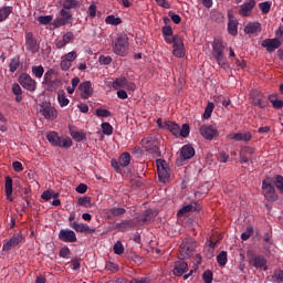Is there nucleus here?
Masks as SVG:
<instances>
[{
  "label": "nucleus",
  "instance_id": "nucleus-17",
  "mask_svg": "<svg viewBox=\"0 0 283 283\" xmlns=\"http://www.w3.org/2000/svg\"><path fill=\"white\" fill-rule=\"evenodd\" d=\"M283 40H280L277 38L274 39H265L262 42V48H265L268 52H275L282 45Z\"/></svg>",
  "mask_w": 283,
  "mask_h": 283
},
{
  "label": "nucleus",
  "instance_id": "nucleus-40",
  "mask_svg": "<svg viewBox=\"0 0 283 283\" xmlns=\"http://www.w3.org/2000/svg\"><path fill=\"white\" fill-rule=\"evenodd\" d=\"M191 211H196V207H193V205H188V206L182 207L178 211L177 216H178V218H182V217L187 216V213H191Z\"/></svg>",
  "mask_w": 283,
  "mask_h": 283
},
{
  "label": "nucleus",
  "instance_id": "nucleus-39",
  "mask_svg": "<svg viewBox=\"0 0 283 283\" xmlns=\"http://www.w3.org/2000/svg\"><path fill=\"white\" fill-rule=\"evenodd\" d=\"M217 262H218L219 266H227V262H229L227 251H221L217 255Z\"/></svg>",
  "mask_w": 283,
  "mask_h": 283
},
{
  "label": "nucleus",
  "instance_id": "nucleus-58",
  "mask_svg": "<svg viewBox=\"0 0 283 283\" xmlns=\"http://www.w3.org/2000/svg\"><path fill=\"white\" fill-rule=\"evenodd\" d=\"M189 132L190 129L188 124H184L182 128L181 129L179 128V136H181V138H187V136H189Z\"/></svg>",
  "mask_w": 283,
  "mask_h": 283
},
{
  "label": "nucleus",
  "instance_id": "nucleus-62",
  "mask_svg": "<svg viewBox=\"0 0 283 283\" xmlns=\"http://www.w3.org/2000/svg\"><path fill=\"white\" fill-rule=\"evenodd\" d=\"M12 92L15 96H21L23 94V91L21 90V86L19 84H13Z\"/></svg>",
  "mask_w": 283,
  "mask_h": 283
},
{
  "label": "nucleus",
  "instance_id": "nucleus-55",
  "mask_svg": "<svg viewBox=\"0 0 283 283\" xmlns=\"http://www.w3.org/2000/svg\"><path fill=\"white\" fill-rule=\"evenodd\" d=\"M52 76H54V70H50L44 74V81L49 85H54V80H52Z\"/></svg>",
  "mask_w": 283,
  "mask_h": 283
},
{
  "label": "nucleus",
  "instance_id": "nucleus-13",
  "mask_svg": "<svg viewBox=\"0 0 283 283\" xmlns=\"http://www.w3.org/2000/svg\"><path fill=\"white\" fill-rule=\"evenodd\" d=\"M72 21V13L65 9H62L60 11V18H56L52 25L54 28H61L63 25H67V23H70Z\"/></svg>",
  "mask_w": 283,
  "mask_h": 283
},
{
  "label": "nucleus",
  "instance_id": "nucleus-7",
  "mask_svg": "<svg viewBox=\"0 0 283 283\" xmlns=\"http://www.w3.org/2000/svg\"><path fill=\"white\" fill-rule=\"evenodd\" d=\"M156 165L159 181L167 182L169 178H171V170L169 169V165L163 159H157Z\"/></svg>",
  "mask_w": 283,
  "mask_h": 283
},
{
  "label": "nucleus",
  "instance_id": "nucleus-6",
  "mask_svg": "<svg viewBox=\"0 0 283 283\" xmlns=\"http://www.w3.org/2000/svg\"><path fill=\"white\" fill-rule=\"evenodd\" d=\"M247 256L249 260V264H251V266H254V269H263V271H266L269 269L266 266V259L262 255L255 254V251L248 250Z\"/></svg>",
  "mask_w": 283,
  "mask_h": 283
},
{
  "label": "nucleus",
  "instance_id": "nucleus-63",
  "mask_svg": "<svg viewBox=\"0 0 283 283\" xmlns=\"http://www.w3.org/2000/svg\"><path fill=\"white\" fill-rule=\"evenodd\" d=\"M13 170L17 171L18 174L23 171V164L20 161H13L12 164Z\"/></svg>",
  "mask_w": 283,
  "mask_h": 283
},
{
  "label": "nucleus",
  "instance_id": "nucleus-23",
  "mask_svg": "<svg viewBox=\"0 0 283 283\" xmlns=\"http://www.w3.org/2000/svg\"><path fill=\"white\" fill-rule=\"evenodd\" d=\"M196 156V149L191 145H185L180 149V159L181 160H191Z\"/></svg>",
  "mask_w": 283,
  "mask_h": 283
},
{
  "label": "nucleus",
  "instance_id": "nucleus-47",
  "mask_svg": "<svg viewBox=\"0 0 283 283\" xmlns=\"http://www.w3.org/2000/svg\"><path fill=\"white\" fill-rule=\"evenodd\" d=\"M109 216L113 218H118V216H123L126 213L125 208H113L108 210Z\"/></svg>",
  "mask_w": 283,
  "mask_h": 283
},
{
  "label": "nucleus",
  "instance_id": "nucleus-8",
  "mask_svg": "<svg viewBox=\"0 0 283 283\" xmlns=\"http://www.w3.org/2000/svg\"><path fill=\"white\" fill-rule=\"evenodd\" d=\"M40 114L45 118V120H56L59 117V111L50 103H44L41 105Z\"/></svg>",
  "mask_w": 283,
  "mask_h": 283
},
{
  "label": "nucleus",
  "instance_id": "nucleus-15",
  "mask_svg": "<svg viewBox=\"0 0 283 283\" xmlns=\"http://www.w3.org/2000/svg\"><path fill=\"white\" fill-rule=\"evenodd\" d=\"M23 242V235L17 234L12 237L10 240L4 241L2 245V251H12L15 247H19Z\"/></svg>",
  "mask_w": 283,
  "mask_h": 283
},
{
  "label": "nucleus",
  "instance_id": "nucleus-60",
  "mask_svg": "<svg viewBox=\"0 0 283 283\" xmlns=\"http://www.w3.org/2000/svg\"><path fill=\"white\" fill-rule=\"evenodd\" d=\"M42 200H45V202H49V200H52V198H54V195H52V191L50 190H45L42 195H41Z\"/></svg>",
  "mask_w": 283,
  "mask_h": 283
},
{
  "label": "nucleus",
  "instance_id": "nucleus-4",
  "mask_svg": "<svg viewBox=\"0 0 283 283\" xmlns=\"http://www.w3.org/2000/svg\"><path fill=\"white\" fill-rule=\"evenodd\" d=\"M196 251V240L191 238H186L182 240L180 247H179V258L181 260H187L193 255V252Z\"/></svg>",
  "mask_w": 283,
  "mask_h": 283
},
{
  "label": "nucleus",
  "instance_id": "nucleus-52",
  "mask_svg": "<svg viewBox=\"0 0 283 283\" xmlns=\"http://www.w3.org/2000/svg\"><path fill=\"white\" fill-rule=\"evenodd\" d=\"M253 235V226H248L247 230L241 234V240L247 241Z\"/></svg>",
  "mask_w": 283,
  "mask_h": 283
},
{
  "label": "nucleus",
  "instance_id": "nucleus-27",
  "mask_svg": "<svg viewBox=\"0 0 283 283\" xmlns=\"http://www.w3.org/2000/svg\"><path fill=\"white\" fill-rule=\"evenodd\" d=\"M253 154H255V149L251 146H244L240 151V160L241 163H248L250 158H252Z\"/></svg>",
  "mask_w": 283,
  "mask_h": 283
},
{
  "label": "nucleus",
  "instance_id": "nucleus-3",
  "mask_svg": "<svg viewBox=\"0 0 283 283\" xmlns=\"http://www.w3.org/2000/svg\"><path fill=\"white\" fill-rule=\"evenodd\" d=\"M113 52L118 54V56H127V52H129V38L127 34H120L116 38Z\"/></svg>",
  "mask_w": 283,
  "mask_h": 283
},
{
  "label": "nucleus",
  "instance_id": "nucleus-25",
  "mask_svg": "<svg viewBox=\"0 0 283 283\" xmlns=\"http://www.w3.org/2000/svg\"><path fill=\"white\" fill-rule=\"evenodd\" d=\"M228 138L230 140H238L243 143H249L251 138H253V135L251 133H232L228 135Z\"/></svg>",
  "mask_w": 283,
  "mask_h": 283
},
{
  "label": "nucleus",
  "instance_id": "nucleus-26",
  "mask_svg": "<svg viewBox=\"0 0 283 283\" xmlns=\"http://www.w3.org/2000/svg\"><path fill=\"white\" fill-rule=\"evenodd\" d=\"M59 240L62 242H76V233L72 230H61Z\"/></svg>",
  "mask_w": 283,
  "mask_h": 283
},
{
  "label": "nucleus",
  "instance_id": "nucleus-31",
  "mask_svg": "<svg viewBox=\"0 0 283 283\" xmlns=\"http://www.w3.org/2000/svg\"><path fill=\"white\" fill-rule=\"evenodd\" d=\"M156 218V213L153 210L144 211L143 216L137 220L138 224H147Z\"/></svg>",
  "mask_w": 283,
  "mask_h": 283
},
{
  "label": "nucleus",
  "instance_id": "nucleus-30",
  "mask_svg": "<svg viewBox=\"0 0 283 283\" xmlns=\"http://www.w3.org/2000/svg\"><path fill=\"white\" fill-rule=\"evenodd\" d=\"M245 34H258V32H262V24L260 22H250L244 28Z\"/></svg>",
  "mask_w": 283,
  "mask_h": 283
},
{
  "label": "nucleus",
  "instance_id": "nucleus-53",
  "mask_svg": "<svg viewBox=\"0 0 283 283\" xmlns=\"http://www.w3.org/2000/svg\"><path fill=\"white\" fill-rule=\"evenodd\" d=\"M95 114L99 118H109V116H112V113L109 111L103 108H97Z\"/></svg>",
  "mask_w": 283,
  "mask_h": 283
},
{
  "label": "nucleus",
  "instance_id": "nucleus-64",
  "mask_svg": "<svg viewBox=\"0 0 283 283\" xmlns=\"http://www.w3.org/2000/svg\"><path fill=\"white\" fill-rule=\"evenodd\" d=\"M70 256V248L63 247L60 250V258H69Z\"/></svg>",
  "mask_w": 283,
  "mask_h": 283
},
{
  "label": "nucleus",
  "instance_id": "nucleus-36",
  "mask_svg": "<svg viewBox=\"0 0 283 283\" xmlns=\"http://www.w3.org/2000/svg\"><path fill=\"white\" fill-rule=\"evenodd\" d=\"M129 163H132V155H129V153H123L119 156L118 164L120 167H127Z\"/></svg>",
  "mask_w": 283,
  "mask_h": 283
},
{
  "label": "nucleus",
  "instance_id": "nucleus-22",
  "mask_svg": "<svg viewBox=\"0 0 283 283\" xmlns=\"http://www.w3.org/2000/svg\"><path fill=\"white\" fill-rule=\"evenodd\" d=\"M228 32L232 36H235L238 34V20L235 19V15L231 11L228 12Z\"/></svg>",
  "mask_w": 283,
  "mask_h": 283
},
{
  "label": "nucleus",
  "instance_id": "nucleus-20",
  "mask_svg": "<svg viewBox=\"0 0 283 283\" xmlns=\"http://www.w3.org/2000/svg\"><path fill=\"white\" fill-rule=\"evenodd\" d=\"M74 41V33L69 31L62 35L61 40L55 41V48L57 50H62V48H65L69 43H72Z\"/></svg>",
  "mask_w": 283,
  "mask_h": 283
},
{
  "label": "nucleus",
  "instance_id": "nucleus-28",
  "mask_svg": "<svg viewBox=\"0 0 283 283\" xmlns=\"http://www.w3.org/2000/svg\"><path fill=\"white\" fill-rule=\"evenodd\" d=\"M189 269V264L185 261H178L175 263V268H174V275H177L178 277H180V275L187 273V270Z\"/></svg>",
  "mask_w": 283,
  "mask_h": 283
},
{
  "label": "nucleus",
  "instance_id": "nucleus-21",
  "mask_svg": "<svg viewBox=\"0 0 283 283\" xmlns=\"http://www.w3.org/2000/svg\"><path fill=\"white\" fill-rule=\"evenodd\" d=\"M71 229H74L76 233H94L96 231L95 228H90V226L85 223H78L76 221L70 223Z\"/></svg>",
  "mask_w": 283,
  "mask_h": 283
},
{
  "label": "nucleus",
  "instance_id": "nucleus-59",
  "mask_svg": "<svg viewBox=\"0 0 283 283\" xmlns=\"http://www.w3.org/2000/svg\"><path fill=\"white\" fill-rule=\"evenodd\" d=\"M76 51H72L62 56V59L70 61L71 63H74V61H76Z\"/></svg>",
  "mask_w": 283,
  "mask_h": 283
},
{
  "label": "nucleus",
  "instance_id": "nucleus-56",
  "mask_svg": "<svg viewBox=\"0 0 283 283\" xmlns=\"http://www.w3.org/2000/svg\"><path fill=\"white\" fill-rule=\"evenodd\" d=\"M202 279L205 283L213 282V272H211V270H207L203 272Z\"/></svg>",
  "mask_w": 283,
  "mask_h": 283
},
{
  "label": "nucleus",
  "instance_id": "nucleus-44",
  "mask_svg": "<svg viewBox=\"0 0 283 283\" xmlns=\"http://www.w3.org/2000/svg\"><path fill=\"white\" fill-rule=\"evenodd\" d=\"M263 240L265 242L263 249L268 252L271 251V247H273V242H271V234H269V232H265L263 234Z\"/></svg>",
  "mask_w": 283,
  "mask_h": 283
},
{
  "label": "nucleus",
  "instance_id": "nucleus-10",
  "mask_svg": "<svg viewBox=\"0 0 283 283\" xmlns=\"http://www.w3.org/2000/svg\"><path fill=\"white\" fill-rule=\"evenodd\" d=\"M199 132L206 140H213L220 136V133L214 125L205 124L199 128Z\"/></svg>",
  "mask_w": 283,
  "mask_h": 283
},
{
  "label": "nucleus",
  "instance_id": "nucleus-41",
  "mask_svg": "<svg viewBox=\"0 0 283 283\" xmlns=\"http://www.w3.org/2000/svg\"><path fill=\"white\" fill-rule=\"evenodd\" d=\"M133 227H136L134 220L123 221L122 223L117 224V229L119 231H127V229H132Z\"/></svg>",
  "mask_w": 283,
  "mask_h": 283
},
{
  "label": "nucleus",
  "instance_id": "nucleus-33",
  "mask_svg": "<svg viewBox=\"0 0 283 283\" xmlns=\"http://www.w3.org/2000/svg\"><path fill=\"white\" fill-rule=\"evenodd\" d=\"M61 6L63 7V10L70 12V10L78 8L81 3L77 0H61Z\"/></svg>",
  "mask_w": 283,
  "mask_h": 283
},
{
  "label": "nucleus",
  "instance_id": "nucleus-12",
  "mask_svg": "<svg viewBox=\"0 0 283 283\" xmlns=\"http://www.w3.org/2000/svg\"><path fill=\"white\" fill-rule=\"evenodd\" d=\"M142 147L149 154H158V139L155 137H146L142 139Z\"/></svg>",
  "mask_w": 283,
  "mask_h": 283
},
{
  "label": "nucleus",
  "instance_id": "nucleus-19",
  "mask_svg": "<svg viewBox=\"0 0 283 283\" xmlns=\"http://www.w3.org/2000/svg\"><path fill=\"white\" fill-rule=\"evenodd\" d=\"M69 130L75 143H83V140H87V133H85V130H77L75 126H69Z\"/></svg>",
  "mask_w": 283,
  "mask_h": 283
},
{
  "label": "nucleus",
  "instance_id": "nucleus-18",
  "mask_svg": "<svg viewBox=\"0 0 283 283\" xmlns=\"http://www.w3.org/2000/svg\"><path fill=\"white\" fill-rule=\"evenodd\" d=\"M25 45L29 52H32L33 54L39 52V43H36V39H34V34H32V32L25 33Z\"/></svg>",
  "mask_w": 283,
  "mask_h": 283
},
{
  "label": "nucleus",
  "instance_id": "nucleus-38",
  "mask_svg": "<svg viewBox=\"0 0 283 283\" xmlns=\"http://www.w3.org/2000/svg\"><path fill=\"white\" fill-rule=\"evenodd\" d=\"M272 185L276 187V189L280 191V193H283V177L282 175L274 176L272 180Z\"/></svg>",
  "mask_w": 283,
  "mask_h": 283
},
{
  "label": "nucleus",
  "instance_id": "nucleus-57",
  "mask_svg": "<svg viewBox=\"0 0 283 283\" xmlns=\"http://www.w3.org/2000/svg\"><path fill=\"white\" fill-rule=\"evenodd\" d=\"M60 67L63 72H67V70H70V67H72V62L69 60H64V57H62Z\"/></svg>",
  "mask_w": 283,
  "mask_h": 283
},
{
  "label": "nucleus",
  "instance_id": "nucleus-46",
  "mask_svg": "<svg viewBox=\"0 0 283 283\" xmlns=\"http://www.w3.org/2000/svg\"><path fill=\"white\" fill-rule=\"evenodd\" d=\"M77 205L80 207H85L86 209L92 207V198L91 197H82L77 200Z\"/></svg>",
  "mask_w": 283,
  "mask_h": 283
},
{
  "label": "nucleus",
  "instance_id": "nucleus-51",
  "mask_svg": "<svg viewBox=\"0 0 283 283\" xmlns=\"http://www.w3.org/2000/svg\"><path fill=\"white\" fill-rule=\"evenodd\" d=\"M52 15H40L38 17V21L41 25H49V23H52Z\"/></svg>",
  "mask_w": 283,
  "mask_h": 283
},
{
  "label": "nucleus",
  "instance_id": "nucleus-32",
  "mask_svg": "<svg viewBox=\"0 0 283 283\" xmlns=\"http://www.w3.org/2000/svg\"><path fill=\"white\" fill-rule=\"evenodd\" d=\"M165 129L170 132L172 136H176L178 138L180 134V126L174 122H165Z\"/></svg>",
  "mask_w": 283,
  "mask_h": 283
},
{
  "label": "nucleus",
  "instance_id": "nucleus-34",
  "mask_svg": "<svg viewBox=\"0 0 283 283\" xmlns=\"http://www.w3.org/2000/svg\"><path fill=\"white\" fill-rule=\"evenodd\" d=\"M269 101L272 103V106L274 109H282L283 107V101L277 98V94L269 95Z\"/></svg>",
  "mask_w": 283,
  "mask_h": 283
},
{
  "label": "nucleus",
  "instance_id": "nucleus-35",
  "mask_svg": "<svg viewBox=\"0 0 283 283\" xmlns=\"http://www.w3.org/2000/svg\"><path fill=\"white\" fill-rule=\"evenodd\" d=\"M57 102L60 107H67L70 105V99L67 98V95H65V91H60L57 93Z\"/></svg>",
  "mask_w": 283,
  "mask_h": 283
},
{
  "label": "nucleus",
  "instance_id": "nucleus-48",
  "mask_svg": "<svg viewBox=\"0 0 283 283\" xmlns=\"http://www.w3.org/2000/svg\"><path fill=\"white\" fill-rule=\"evenodd\" d=\"M102 132L106 136H112L114 134V127H112L111 123H102Z\"/></svg>",
  "mask_w": 283,
  "mask_h": 283
},
{
  "label": "nucleus",
  "instance_id": "nucleus-5",
  "mask_svg": "<svg viewBox=\"0 0 283 283\" xmlns=\"http://www.w3.org/2000/svg\"><path fill=\"white\" fill-rule=\"evenodd\" d=\"M262 192L268 202H275L277 200L279 196L275 192V186H273V179L271 177H266L262 181Z\"/></svg>",
  "mask_w": 283,
  "mask_h": 283
},
{
  "label": "nucleus",
  "instance_id": "nucleus-1",
  "mask_svg": "<svg viewBox=\"0 0 283 283\" xmlns=\"http://www.w3.org/2000/svg\"><path fill=\"white\" fill-rule=\"evenodd\" d=\"M224 42L221 39H216L212 42V56L216 59L219 66L222 70H229V63L227 62V57H224Z\"/></svg>",
  "mask_w": 283,
  "mask_h": 283
},
{
  "label": "nucleus",
  "instance_id": "nucleus-42",
  "mask_svg": "<svg viewBox=\"0 0 283 283\" xmlns=\"http://www.w3.org/2000/svg\"><path fill=\"white\" fill-rule=\"evenodd\" d=\"M45 70L42 65L32 66V74L35 76V78H42Z\"/></svg>",
  "mask_w": 283,
  "mask_h": 283
},
{
  "label": "nucleus",
  "instance_id": "nucleus-14",
  "mask_svg": "<svg viewBox=\"0 0 283 283\" xmlns=\"http://www.w3.org/2000/svg\"><path fill=\"white\" fill-rule=\"evenodd\" d=\"M172 54L177 56V59H182L185 56V43L182 42V38L178 35H174V45H172Z\"/></svg>",
  "mask_w": 283,
  "mask_h": 283
},
{
  "label": "nucleus",
  "instance_id": "nucleus-54",
  "mask_svg": "<svg viewBox=\"0 0 283 283\" xmlns=\"http://www.w3.org/2000/svg\"><path fill=\"white\" fill-rule=\"evenodd\" d=\"M259 8L263 14H269V12H271V3L266 1L259 3Z\"/></svg>",
  "mask_w": 283,
  "mask_h": 283
},
{
  "label": "nucleus",
  "instance_id": "nucleus-45",
  "mask_svg": "<svg viewBox=\"0 0 283 283\" xmlns=\"http://www.w3.org/2000/svg\"><path fill=\"white\" fill-rule=\"evenodd\" d=\"M20 65H21V60L19 57H13L9 64L10 72L12 73L17 72Z\"/></svg>",
  "mask_w": 283,
  "mask_h": 283
},
{
  "label": "nucleus",
  "instance_id": "nucleus-49",
  "mask_svg": "<svg viewBox=\"0 0 283 283\" xmlns=\"http://www.w3.org/2000/svg\"><path fill=\"white\" fill-rule=\"evenodd\" d=\"M252 103L255 107H260V109H264L269 105V103H266V101L262 99V97H258V98L253 99Z\"/></svg>",
  "mask_w": 283,
  "mask_h": 283
},
{
  "label": "nucleus",
  "instance_id": "nucleus-61",
  "mask_svg": "<svg viewBox=\"0 0 283 283\" xmlns=\"http://www.w3.org/2000/svg\"><path fill=\"white\" fill-rule=\"evenodd\" d=\"M99 63L102 65H109V63H112V56H105V55L99 56Z\"/></svg>",
  "mask_w": 283,
  "mask_h": 283
},
{
  "label": "nucleus",
  "instance_id": "nucleus-16",
  "mask_svg": "<svg viewBox=\"0 0 283 283\" xmlns=\"http://www.w3.org/2000/svg\"><path fill=\"white\" fill-rule=\"evenodd\" d=\"M78 92L81 98L86 101V98H90L92 94H94V88L92 87V82H83L78 86Z\"/></svg>",
  "mask_w": 283,
  "mask_h": 283
},
{
  "label": "nucleus",
  "instance_id": "nucleus-24",
  "mask_svg": "<svg viewBox=\"0 0 283 283\" xmlns=\"http://www.w3.org/2000/svg\"><path fill=\"white\" fill-rule=\"evenodd\" d=\"M254 8H255V0H249L248 2L241 6L239 10V14L241 17H250Z\"/></svg>",
  "mask_w": 283,
  "mask_h": 283
},
{
  "label": "nucleus",
  "instance_id": "nucleus-37",
  "mask_svg": "<svg viewBox=\"0 0 283 283\" xmlns=\"http://www.w3.org/2000/svg\"><path fill=\"white\" fill-rule=\"evenodd\" d=\"M12 14V7L0 8V23L6 21Z\"/></svg>",
  "mask_w": 283,
  "mask_h": 283
},
{
  "label": "nucleus",
  "instance_id": "nucleus-11",
  "mask_svg": "<svg viewBox=\"0 0 283 283\" xmlns=\"http://www.w3.org/2000/svg\"><path fill=\"white\" fill-rule=\"evenodd\" d=\"M114 90H128L129 92H134L136 90V84L134 82H129L127 77H118L113 82Z\"/></svg>",
  "mask_w": 283,
  "mask_h": 283
},
{
  "label": "nucleus",
  "instance_id": "nucleus-2",
  "mask_svg": "<svg viewBox=\"0 0 283 283\" xmlns=\"http://www.w3.org/2000/svg\"><path fill=\"white\" fill-rule=\"evenodd\" d=\"M46 140L53 146V147H62V149H70L72 147V138L70 137H61L59 136L57 132H50L46 135Z\"/></svg>",
  "mask_w": 283,
  "mask_h": 283
},
{
  "label": "nucleus",
  "instance_id": "nucleus-29",
  "mask_svg": "<svg viewBox=\"0 0 283 283\" xmlns=\"http://www.w3.org/2000/svg\"><path fill=\"white\" fill-rule=\"evenodd\" d=\"M4 191H6L7 200H9V202H14V197H12V191H13L12 177H10V176L6 177Z\"/></svg>",
  "mask_w": 283,
  "mask_h": 283
},
{
  "label": "nucleus",
  "instance_id": "nucleus-50",
  "mask_svg": "<svg viewBox=\"0 0 283 283\" xmlns=\"http://www.w3.org/2000/svg\"><path fill=\"white\" fill-rule=\"evenodd\" d=\"M113 251L114 253H116V255H123V253H125V248L123 247V243L120 241H117L114 244Z\"/></svg>",
  "mask_w": 283,
  "mask_h": 283
},
{
  "label": "nucleus",
  "instance_id": "nucleus-9",
  "mask_svg": "<svg viewBox=\"0 0 283 283\" xmlns=\"http://www.w3.org/2000/svg\"><path fill=\"white\" fill-rule=\"evenodd\" d=\"M20 85L28 92H36V81L28 73L20 74L18 78Z\"/></svg>",
  "mask_w": 283,
  "mask_h": 283
},
{
  "label": "nucleus",
  "instance_id": "nucleus-43",
  "mask_svg": "<svg viewBox=\"0 0 283 283\" xmlns=\"http://www.w3.org/2000/svg\"><path fill=\"white\" fill-rule=\"evenodd\" d=\"M105 23H107V25H120L123 20H120V18H115L114 15H108L105 19Z\"/></svg>",
  "mask_w": 283,
  "mask_h": 283
}]
</instances>
